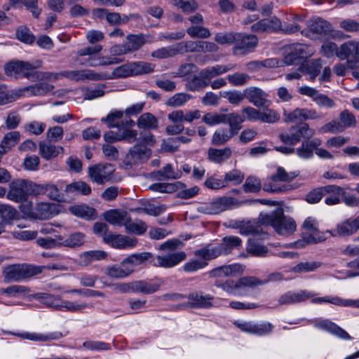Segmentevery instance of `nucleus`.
Wrapping results in <instances>:
<instances>
[{"label": "nucleus", "instance_id": "nucleus-52", "mask_svg": "<svg viewBox=\"0 0 359 359\" xmlns=\"http://www.w3.org/2000/svg\"><path fill=\"white\" fill-rule=\"evenodd\" d=\"M253 287L258 285H266L271 282H278L283 280V276L279 272L269 274L266 279L261 280L256 276H251Z\"/></svg>", "mask_w": 359, "mask_h": 359}, {"label": "nucleus", "instance_id": "nucleus-7", "mask_svg": "<svg viewBox=\"0 0 359 359\" xmlns=\"http://www.w3.org/2000/svg\"><path fill=\"white\" fill-rule=\"evenodd\" d=\"M337 57L341 60H346L349 69L359 67V41L351 40L342 43L339 46Z\"/></svg>", "mask_w": 359, "mask_h": 359}, {"label": "nucleus", "instance_id": "nucleus-49", "mask_svg": "<svg viewBox=\"0 0 359 359\" xmlns=\"http://www.w3.org/2000/svg\"><path fill=\"white\" fill-rule=\"evenodd\" d=\"M133 75L149 74L154 72L155 65L147 62L139 61L130 62Z\"/></svg>", "mask_w": 359, "mask_h": 359}, {"label": "nucleus", "instance_id": "nucleus-64", "mask_svg": "<svg viewBox=\"0 0 359 359\" xmlns=\"http://www.w3.org/2000/svg\"><path fill=\"white\" fill-rule=\"evenodd\" d=\"M222 96L228 100L229 102L238 105L245 97V93H242L237 90L225 91L222 94Z\"/></svg>", "mask_w": 359, "mask_h": 359}, {"label": "nucleus", "instance_id": "nucleus-8", "mask_svg": "<svg viewBox=\"0 0 359 359\" xmlns=\"http://www.w3.org/2000/svg\"><path fill=\"white\" fill-rule=\"evenodd\" d=\"M356 126V118L355 116L348 110L345 109L339 114V121L333 120L321 128L323 133H341L346 128L355 127Z\"/></svg>", "mask_w": 359, "mask_h": 359}, {"label": "nucleus", "instance_id": "nucleus-31", "mask_svg": "<svg viewBox=\"0 0 359 359\" xmlns=\"http://www.w3.org/2000/svg\"><path fill=\"white\" fill-rule=\"evenodd\" d=\"M232 154L230 147H226L224 149L210 148L208 151V159L216 163H222L229 159Z\"/></svg>", "mask_w": 359, "mask_h": 359}, {"label": "nucleus", "instance_id": "nucleus-10", "mask_svg": "<svg viewBox=\"0 0 359 359\" xmlns=\"http://www.w3.org/2000/svg\"><path fill=\"white\" fill-rule=\"evenodd\" d=\"M298 91L301 95L311 97L319 108L331 109L337 107V103L332 98L313 88L304 86L300 87Z\"/></svg>", "mask_w": 359, "mask_h": 359}, {"label": "nucleus", "instance_id": "nucleus-57", "mask_svg": "<svg viewBox=\"0 0 359 359\" xmlns=\"http://www.w3.org/2000/svg\"><path fill=\"white\" fill-rule=\"evenodd\" d=\"M0 215L4 222H9L18 216L17 210L11 205L0 203Z\"/></svg>", "mask_w": 359, "mask_h": 359}, {"label": "nucleus", "instance_id": "nucleus-48", "mask_svg": "<svg viewBox=\"0 0 359 359\" xmlns=\"http://www.w3.org/2000/svg\"><path fill=\"white\" fill-rule=\"evenodd\" d=\"M63 237L60 235H56L55 238L47 236L46 238H38L36 240L37 244L46 249L55 248L62 247L61 241Z\"/></svg>", "mask_w": 359, "mask_h": 359}, {"label": "nucleus", "instance_id": "nucleus-26", "mask_svg": "<svg viewBox=\"0 0 359 359\" xmlns=\"http://www.w3.org/2000/svg\"><path fill=\"white\" fill-rule=\"evenodd\" d=\"M53 89V85L43 81L25 87L21 90L31 96H43L52 92Z\"/></svg>", "mask_w": 359, "mask_h": 359}, {"label": "nucleus", "instance_id": "nucleus-54", "mask_svg": "<svg viewBox=\"0 0 359 359\" xmlns=\"http://www.w3.org/2000/svg\"><path fill=\"white\" fill-rule=\"evenodd\" d=\"M236 36H239V32H219L215 36V41L219 44H235Z\"/></svg>", "mask_w": 359, "mask_h": 359}, {"label": "nucleus", "instance_id": "nucleus-50", "mask_svg": "<svg viewBox=\"0 0 359 359\" xmlns=\"http://www.w3.org/2000/svg\"><path fill=\"white\" fill-rule=\"evenodd\" d=\"M125 229L127 233H134L136 235H142L147 230V225L142 220H137L133 222L132 219L129 222H126Z\"/></svg>", "mask_w": 359, "mask_h": 359}, {"label": "nucleus", "instance_id": "nucleus-28", "mask_svg": "<svg viewBox=\"0 0 359 359\" xmlns=\"http://www.w3.org/2000/svg\"><path fill=\"white\" fill-rule=\"evenodd\" d=\"M39 154L42 158L46 160L57 157L60 154L64 152V149L61 146H55L50 142H40Z\"/></svg>", "mask_w": 359, "mask_h": 359}, {"label": "nucleus", "instance_id": "nucleus-6", "mask_svg": "<svg viewBox=\"0 0 359 359\" xmlns=\"http://www.w3.org/2000/svg\"><path fill=\"white\" fill-rule=\"evenodd\" d=\"M297 176V174L294 172H287L283 168L279 167L278 168L276 172L271 176V182L267 184H264L263 189L265 191L271 193L287 191L292 189L291 186L287 184L279 186L278 184V182H289L293 180Z\"/></svg>", "mask_w": 359, "mask_h": 359}, {"label": "nucleus", "instance_id": "nucleus-22", "mask_svg": "<svg viewBox=\"0 0 359 359\" xmlns=\"http://www.w3.org/2000/svg\"><path fill=\"white\" fill-rule=\"evenodd\" d=\"M103 217L110 224L118 226H125L126 222L131 220V217L126 210L118 209H111L104 212Z\"/></svg>", "mask_w": 359, "mask_h": 359}, {"label": "nucleus", "instance_id": "nucleus-3", "mask_svg": "<svg viewBox=\"0 0 359 359\" xmlns=\"http://www.w3.org/2000/svg\"><path fill=\"white\" fill-rule=\"evenodd\" d=\"M43 267L30 264L9 265L3 271L4 278L8 282L19 281L38 275L42 272Z\"/></svg>", "mask_w": 359, "mask_h": 359}, {"label": "nucleus", "instance_id": "nucleus-37", "mask_svg": "<svg viewBox=\"0 0 359 359\" xmlns=\"http://www.w3.org/2000/svg\"><path fill=\"white\" fill-rule=\"evenodd\" d=\"M161 284V282L149 283L147 280H136L134 281V292L144 294H153L160 289Z\"/></svg>", "mask_w": 359, "mask_h": 359}, {"label": "nucleus", "instance_id": "nucleus-30", "mask_svg": "<svg viewBox=\"0 0 359 359\" xmlns=\"http://www.w3.org/2000/svg\"><path fill=\"white\" fill-rule=\"evenodd\" d=\"M134 269L126 264L113 265L106 268L105 274L112 278H124L130 276Z\"/></svg>", "mask_w": 359, "mask_h": 359}, {"label": "nucleus", "instance_id": "nucleus-38", "mask_svg": "<svg viewBox=\"0 0 359 359\" xmlns=\"http://www.w3.org/2000/svg\"><path fill=\"white\" fill-rule=\"evenodd\" d=\"M224 123H228L229 130L235 135H237L242 128L241 123L245 121V116L237 113H230L224 114Z\"/></svg>", "mask_w": 359, "mask_h": 359}, {"label": "nucleus", "instance_id": "nucleus-40", "mask_svg": "<svg viewBox=\"0 0 359 359\" xmlns=\"http://www.w3.org/2000/svg\"><path fill=\"white\" fill-rule=\"evenodd\" d=\"M69 210L74 215L87 219H93L97 217L96 210L87 205H74Z\"/></svg>", "mask_w": 359, "mask_h": 359}, {"label": "nucleus", "instance_id": "nucleus-61", "mask_svg": "<svg viewBox=\"0 0 359 359\" xmlns=\"http://www.w3.org/2000/svg\"><path fill=\"white\" fill-rule=\"evenodd\" d=\"M191 97V95L185 93H177L168 100L166 104L172 107H180L189 101Z\"/></svg>", "mask_w": 359, "mask_h": 359}, {"label": "nucleus", "instance_id": "nucleus-56", "mask_svg": "<svg viewBox=\"0 0 359 359\" xmlns=\"http://www.w3.org/2000/svg\"><path fill=\"white\" fill-rule=\"evenodd\" d=\"M263 109L264 111H260L259 121L269 123H273L278 121L280 116L275 110L269 109V107Z\"/></svg>", "mask_w": 359, "mask_h": 359}, {"label": "nucleus", "instance_id": "nucleus-58", "mask_svg": "<svg viewBox=\"0 0 359 359\" xmlns=\"http://www.w3.org/2000/svg\"><path fill=\"white\" fill-rule=\"evenodd\" d=\"M207 87V83L205 82L200 74L194 76L186 83V89L190 91H199Z\"/></svg>", "mask_w": 359, "mask_h": 359}, {"label": "nucleus", "instance_id": "nucleus-32", "mask_svg": "<svg viewBox=\"0 0 359 359\" xmlns=\"http://www.w3.org/2000/svg\"><path fill=\"white\" fill-rule=\"evenodd\" d=\"M108 255L104 250H96L83 252L79 256L80 262L83 266H88L94 261L107 259Z\"/></svg>", "mask_w": 359, "mask_h": 359}, {"label": "nucleus", "instance_id": "nucleus-33", "mask_svg": "<svg viewBox=\"0 0 359 359\" xmlns=\"http://www.w3.org/2000/svg\"><path fill=\"white\" fill-rule=\"evenodd\" d=\"M213 297L207 295L203 296L198 293H191L189 295V305L192 308H209L212 306V302Z\"/></svg>", "mask_w": 359, "mask_h": 359}, {"label": "nucleus", "instance_id": "nucleus-62", "mask_svg": "<svg viewBox=\"0 0 359 359\" xmlns=\"http://www.w3.org/2000/svg\"><path fill=\"white\" fill-rule=\"evenodd\" d=\"M208 264L206 261L191 259L183 266V270L187 273H193L204 269Z\"/></svg>", "mask_w": 359, "mask_h": 359}, {"label": "nucleus", "instance_id": "nucleus-19", "mask_svg": "<svg viewBox=\"0 0 359 359\" xmlns=\"http://www.w3.org/2000/svg\"><path fill=\"white\" fill-rule=\"evenodd\" d=\"M245 97L254 106L258 108H265L270 105L271 102L267 99L268 94L257 87H249L244 90Z\"/></svg>", "mask_w": 359, "mask_h": 359}, {"label": "nucleus", "instance_id": "nucleus-18", "mask_svg": "<svg viewBox=\"0 0 359 359\" xmlns=\"http://www.w3.org/2000/svg\"><path fill=\"white\" fill-rule=\"evenodd\" d=\"M103 241L117 249H127L135 247L137 243L136 238H131L121 234L109 233L103 238Z\"/></svg>", "mask_w": 359, "mask_h": 359}, {"label": "nucleus", "instance_id": "nucleus-13", "mask_svg": "<svg viewBox=\"0 0 359 359\" xmlns=\"http://www.w3.org/2000/svg\"><path fill=\"white\" fill-rule=\"evenodd\" d=\"M359 229V215L355 218H348L337 224L334 229L328 231L332 237H348L355 233Z\"/></svg>", "mask_w": 359, "mask_h": 359}, {"label": "nucleus", "instance_id": "nucleus-46", "mask_svg": "<svg viewBox=\"0 0 359 359\" xmlns=\"http://www.w3.org/2000/svg\"><path fill=\"white\" fill-rule=\"evenodd\" d=\"M153 257V255L150 252H142L133 254L122 261V264H130L132 266H138L144 263L145 261Z\"/></svg>", "mask_w": 359, "mask_h": 359}, {"label": "nucleus", "instance_id": "nucleus-2", "mask_svg": "<svg viewBox=\"0 0 359 359\" xmlns=\"http://www.w3.org/2000/svg\"><path fill=\"white\" fill-rule=\"evenodd\" d=\"M42 62L36 60L34 63L25 61H12L4 66L5 74L15 79L26 78L33 81L34 70L41 67Z\"/></svg>", "mask_w": 359, "mask_h": 359}, {"label": "nucleus", "instance_id": "nucleus-15", "mask_svg": "<svg viewBox=\"0 0 359 359\" xmlns=\"http://www.w3.org/2000/svg\"><path fill=\"white\" fill-rule=\"evenodd\" d=\"M151 155V149L140 143H135L126 155V160L130 165L146 162Z\"/></svg>", "mask_w": 359, "mask_h": 359}, {"label": "nucleus", "instance_id": "nucleus-24", "mask_svg": "<svg viewBox=\"0 0 359 359\" xmlns=\"http://www.w3.org/2000/svg\"><path fill=\"white\" fill-rule=\"evenodd\" d=\"M243 271L242 266L238 264L224 265L217 267L208 272L210 278L235 276Z\"/></svg>", "mask_w": 359, "mask_h": 359}, {"label": "nucleus", "instance_id": "nucleus-36", "mask_svg": "<svg viewBox=\"0 0 359 359\" xmlns=\"http://www.w3.org/2000/svg\"><path fill=\"white\" fill-rule=\"evenodd\" d=\"M194 255L201 257L203 259V261L207 262L222 256V254L218 244L214 247L207 245L204 248L196 250L194 251Z\"/></svg>", "mask_w": 359, "mask_h": 359}, {"label": "nucleus", "instance_id": "nucleus-11", "mask_svg": "<svg viewBox=\"0 0 359 359\" xmlns=\"http://www.w3.org/2000/svg\"><path fill=\"white\" fill-rule=\"evenodd\" d=\"M232 197L223 196L214 200L210 203L203 204L198 208L199 212L208 215H216L225 211L234 204Z\"/></svg>", "mask_w": 359, "mask_h": 359}, {"label": "nucleus", "instance_id": "nucleus-43", "mask_svg": "<svg viewBox=\"0 0 359 359\" xmlns=\"http://www.w3.org/2000/svg\"><path fill=\"white\" fill-rule=\"evenodd\" d=\"M86 235L81 232L71 233L67 238L61 241L62 246L75 248L83 245L85 243Z\"/></svg>", "mask_w": 359, "mask_h": 359}, {"label": "nucleus", "instance_id": "nucleus-9", "mask_svg": "<svg viewBox=\"0 0 359 359\" xmlns=\"http://www.w3.org/2000/svg\"><path fill=\"white\" fill-rule=\"evenodd\" d=\"M259 42L258 37L255 34H246L239 32V36H236L233 54L234 55H245L254 51Z\"/></svg>", "mask_w": 359, "mask_h": 359}, {"label": "nucleus", "instance_id": "nucleus-53", "mask_svg": "<svg viewBox=\"0 0 359 359\" xmlns=\"http://www.w3.org/2000/svg\"><path fill=\"white\" fill-rule=\"evenodd\" d=\"M20 133L18 131L8 133L3 137L1 144L6 151H8L18 144L20 140Z\"/></svg>", "mask_w": 359, "mask_h": 359}, {"label": "nucleus", "instance_id": "nucleus-14", "mask_svg": "<svg viewBox=\"0 0 359 359\" xmlns=\"http://www.w3.org/2000/svg\"><path fill=\"white\" fill-rule=\"evenodd\" d=\"M114 169L111 164H95L88 168V177L93 182L103 184L110 180Z\"/></svg>", "mask_w": 359, "mask_h": 359}, {"label": "nucleus", "instance_id": "nucleus-34", "mask_svg": "<svg viewBox=\"0 0 359 359\" xmlns=\"http://www.w3.org/2000/svg\"><path fill=\"white\" fill-rule=\"evenodd\" d=\"M137 126L142 130H155L158 127V121L154 114L146 112L138 118Z\"/></svg>", "mask_w": 359, "mask_h": 359}, {"label": "nucleus", "instance_id": "nucleus-21", "mask_svg": "<svg viewBox=\"0 0 359 359\" xmlns=\"http://www.w3.org/2000/svg\"><path fill=\"white\" fill-rule=\"evenodd\" d=\"M187 258V254L183 251L174 252L165 255H158L156 257L155 266L172 268Z\"/></svg>", "mask_w": 359, "mask_h": 359}, {"label": "nucleus", "instance_id": "nucleus-35", "mask_svg": "<svg viewBox=\"0 0 359 359\" xmlns=\"http://www.w3.org/2000/svg\"><path fill=\"white\" fill-rule=\"evenodd\" d=\"M64 191L66 194L88 196L91 194V188L88 184L83 181H76L67 184Z\"/></svg>", "mask_w": 359, "mask_h": 359}, {"label": "nucleus", "instance_id": "nucleus-39", "mask_svg": "<svg viewBox=\"0 0 359 359\" xmlns=\"http://www.w3.org/2000/svg\"><path fill=\"white\" fill-rule=\"evenodd\" d=\"M307 26L311 32L319 35L326 34L330 31V24L321 18L309 20Z\"/></svg>", "mask_w": 359, "mask_h": 359}, {"label": "nucleus", "instance_id": "nucleus-17", "mask_svg": "<svg viewBox=\"0 0 359 359\" xmlns=\"http://www.w3.org/2000/svg\"><path fill=\"white\" fill-rule=\"evenodd\" d=\"M6 197L8 199L16 202L22 203L27 201L26 180L17 179L9 184Z\"/></svg>", "mask_w": 359, "mask_h": 359}, {"label": "nucleus", "instance_id": "nucleus-1", "mask_svg": "<svg viewBox=\"0 0 359 359\" xmlns=\"http://www.w3.org/2000/svg\"><path fill=\"white\" fill-rule=\"evenodd\" d=\"M259 221L266 226H271L274 231L281 236H289L296 231V222L290 217L284 214L282 208H277L269 213L261 212L259 215Z\"/></svg>", "mask_w": 359, "mask_h": 359}, {"label": "nucleus", "instance_id": "nucleus-4", "mask_svg": "<svg viewBox=\"0 0 359 359\" xmlns=\"http://www.w3.org/2000/svg\"><path fill=\"white\" fill-rule=\"evenodd\" d=\"M215 285L234 296L248 295L249 288H253L251 276H243L238 280L231 279L226 280L224 282L217 280Z\"/></svg>", "mask_w": 359, "mask_h": 359}, {"label": "nucleus", "instance_id": "nucleus-55", "mask_svg": "<svg viewBox=\"0 0 359 359\" xmlns=\"http://www.w3.org/2000/svg\"><path fill=\"white\" fill-rule=\"evenodd\" d=\"M322 266L320 262H300L292 268L295 273H307L313 271Z\"/></svg>", "mask_w": 359, "mask_h": 359}, {"label": "nucleus", "instance_id": "nucleus-44", "mask_svg": "<svg viewBox=\"0 0 359 359\" xmlns=\"http://www.w3.org/2000/svg\"><path fill=\"white\" fill-rule=\"evenodd\" d=\"M184 187V184L177 182L176 183H154L149 187V189L160 193H173L177 189Z\"/></svg>", "mask_w": 359, "mask_h": 359}, {"label": "nucleus", "instance_id": "nucleus-45", "mask_svg": "<svg viewBox=\"0 0 359 359\" xmlns=\"http://www.w3.org/2000/svg\"><path fill=\"white\" fill-rule=\"evenodd\" d=\"M234 134L226 128H221L215 132L212 135L211 143L215 146L223 145L230 140Z\"/></svg>", "mask_w": 359, "mask_h": 359}, {"label": "nucleus", "instance_id": "nucleus-47", "mask_svg": "<svg viewBox=\"0 0 359 359\" xmlns=\"http://www.w3.org/2000/svg\"><path fill=\"white\" fill-rule=\"evenodd\" d=\"M124 112L120 110L111 111L106 117L102 118L101 121L107 124L108 128H121V121Z\"/></svg>", "mask_w": 359, "mask_h": 359}, {"label": "nucleus", "instance_id": "nucleus-60", "mask_svg": "<svg viewBox=\"0 0 359 359\" xmlns=\"http://www.w3.org/2000/svg\"><path fill=\"white\" fill-rule=\"evenodd\" d=\"M250 76L245 73L236 72L233 74H229L227 79L233 86H241L245 85Z\"/></svg>", "mask_w": 359, "mask_h": 359}, {"label": "nucleus", "instance_id": "nucleus-16", "mask_svg": "<svg viewBox=\"0 0 359 359\" xmlns=\"http://www.w3.org/2000/svg\"><path fill=\"white\" fill-rule=\"evenodd\" d=\"M61 76L67 78L72 81L76 82L85 81H102V79L106 78L100 75L91 69L82 70H65L60 72Z\"/></svg>", "mask_w": 359, "mask_h": 359}, {"label": "nucleus", "instance_id": "nucleus-29", "mask_svg": "<svg viewBox=\"0 0 359 359\" xmlns=\"http://www.w3.org/2000/svg\"><path fill=\"white\" fill-rule=\"evenodd\" d=\"M322 68V63L320 59H313L311 60L306 61L302 63L299 70L310 76L311 80H314L316 77L319 74Z\"/></svg>", "mask_w": 359, "mask_h": 359}, {"label": "nucleus", "instance_id": "nucleus-5", "mask_svg": "<svg viewBox=\"0 0 359 359\" xmlns=\"http://www.w3.org/2000/svg\"><path fill=\"white\" fill-rule=\"evenodd\" d=\"M314 135L315 130L311 128L308 123H303L299 126L290 127L289 133H281L279 137L283 143L294 145L299 142L302 138L308 140Z\"/></svg>", "mask_w": 359, "mask_h": 359}, {"label": "nucleus", "instance_id": "nucleus-12", "mask_svg": "<svg viewBox=\"0 0 359 359\" xmlns=\"http://www.w3.org/2000/svg\"><path fill=\"white\" fill-rule=\"evenodd\" d=\"M287 55L284 57V62L287 65L297 64L301 60L311 55L309 46L303 43H294L289 45L286 48Z\"/></svg>", "mask_w": 359, "mask_h": 359}, {"label": "nucleus", "instance_id": "nucleus-59", "mask_svg": "<svg viewBox=\"0 0 359 359\" xmlns=\"http://www.w3.org/2000/svg\"><path fill=\"white\" fill-rule=\"evenodd\" d=\"M262 187L260 180L254 176L248 177L243 185L245 192L257 193Z\"/></svg>", "mask_w": 359, "mask_h": 359}, {"label": "nucleus", "instance_id": "nucleus-27", "mask_svg": "<svg viewBox=\"0 0 359 359\" xmlns=\"http://www.w3.org/2000/svg\"><path fill=\"white\" fill-rule=\"evenodd\" d=\"M242 245L241 238L235 236H227L224 237L219 243L222 255H227L232 252L234 249H239Z\"/></svg>", "mask_w": 359, "mask_h": 359}, {"label": "nucleus", "instance_id": "nucleus-63", "mask_svg": "<svg viewBox=\"0 0 359 359\" xmlns=\"http://www.w3.org/2000/svg\"><path fill=\"white\" fill-rule=\"evenodd\" d=\"M16 38L25 43L31 44L35 40V36L26 27H20L16 31Z\"/></svg>", "mask_w": 359, "mask_h": 359}, {"label": "nucleus", "instance_id": "nucleus-20", "mask_svg": "<svg viewBox=\"0 0 359 359\" xmlns=\"http://www.w3.org/2000/svg\"><path fill=\"white\" fill-rule=\"evenodd\" d=\"M234 325L243 332L257 335H264L269 334L273 328V325L270 323L255 324L250 321L236 320L234 322Z\"/></svg>", "mask_w": 359, "mask_h": 359}, {"label": "nucleus", "instance_id": "nucleus-41", "mask_svg": "<svg viewBox=\"0 0 359 359\" xmlns=\"http://www.w3.org/2000/svg\"><path fill=\"white\" fill-rule=\"evenodd\" d=\"M100 75L107 77L104 79H102V80H108L116 78H125L130 76H133L130 62L116 67L112 72L111 74H109L107 73H100Z\"/></svg>", "mask_w": 359, "mask_h": 359}, {"label": "nucleus", "instance_id": "nucleus-51", "mask_svg": "<svg viewBox=\"0 0 359 359\" xmlns=\"http://www.w3.org/2000/svg\"><path fill=\"white\" fill-rule=\"evenodd\" d=\"M187 34L192 38L207 39L210 36V30L201 25H193L187 28Z\"/></svg>", "mask_w": 359, "mask_h": 359}, {"label": "nucleus", "instance_id": "nucleus-25", "mask_svg": "<svg viewBox=\"0 0 359 359\" xmlns=\"http://www.w3.org/2000/svg\"><path fill=\"white\" fill-rule=\"evenodd\" d=\"M322 144V140L319 138L304 140L301 146L297 149V154L302 158H310L313 156V151Z\"/></svg>", "mask_w": 359, "mask_h": 359}, {"label": "nucleus", "instance_id": "nucleus-23", "mask_svg": "<svg viewBox=\"0 0 359 359\" xmlns=\"http://www.w3.org/2000/svg\"><path fill=\"white\" fill-rule=\"evenodd\" d=\"M314 296V293L306 290H299L298 292L289 291L279 297L278 303L280 305L297 304L304 302Z\"/></svg>", "mask_w": 359, "mask_h": 359}, {"label": "nucleus", "instance_id": "nucleus-42", "mask_svg": "<svg viewBox=\"0 0 359 359\" xmlns=\"http://www.w3.org/2000/svg\"><path fill=\"white\" fill-rule=\"evenodd\" d=\"M127 42L125 43L128 53L136 51L141 48L146 43L145 36L140 34H129L126 36Z\"/></svg>", "mask_w": 359, "mask_h": 359}]
</instances>
